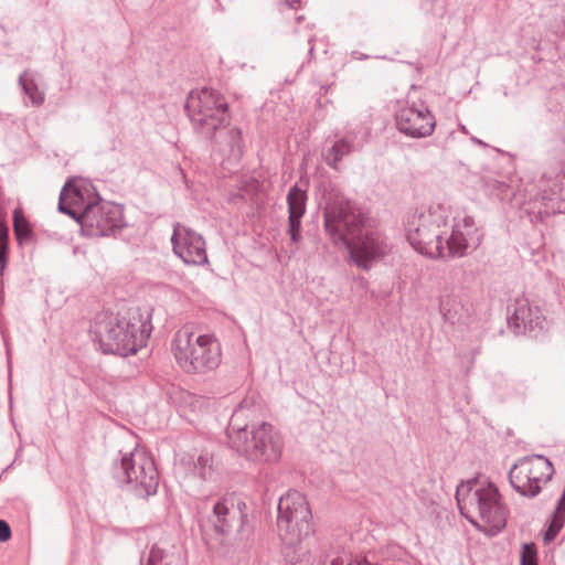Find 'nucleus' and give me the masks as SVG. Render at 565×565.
Segmentation results:
<instances>
[{"label":"nucleus","instance_id":"obj_1","mask_svg":"<svg viewBox=\"0 0 565 565\" xmlns=\"http://www.w3.org/2000/svg\"><path fill=\"white\" fill-rule=\"evenodd\" d=\"M323 228L331 243L344 247L350 262L365 271L391 250L377 221L339 192L326 196Z\"/></svg>","mask_w":565,"mask_h":565},{"label":"nucleus","instance_id":"obj_2","mask_svg":"<svg viewBox=\"0 0 565 565\" xmlns=\"http://www.w3.org/2000/svg\"><path fill=\"white\" fill-rule=\"evenodd\" d=\"M184 110L194 131L201 138L218 145L225 143L232 157H242L244 143L239 128L227 129L224 139H221L231 120L228 103L223 94L207 87L191 92L185 100Z\"/></svg>","mask_w":565,"mask_h":565},{"label":"nucleus","instance_id":"obj_3","mask_svg":"<svg viewBox=\"0 0 565 565\" xmlns=\"http://www.w3.org/2000/svg\"><path fill=\"white\" fill-rule=\"evenodd\" d=\"M152 331L150 316L139 311L128 317H109L99 322L94 331V341L105 354L128 356L146 345Z\"/></svg>","mask_w":565,"mask_h":565},{"label":"nucleus","instance_id":"obj_4","mask_svg":"<svg viewBox=\"0 0 565 565\" xmlns=\"http://www.w3.org/2000/svg\"><path fill=\"white\" fill-rule=\"evenodd\" d=\"M405 230L407 241L419 254L430 258L447 256L444 241L449 233V214L444 206H430L427 211L414 213L408 216Z\"/></svg>","mask_w":565,"mask_h":565},{"label":"nucleus","instance_id":"obj_5","mask_svg":"<svg viewBox=\"0 0 565 565\" xmlns=\"http://www.w3.org/2000/svg\"><path fill=\"white\" fill-rule=\"evenodd\" d=\"M111 475L118 487L137 498L148 499L158 491V469L153 458L143 450L119 451L118 458L113 461Z\"/></svg>","mask_w":565,"mask_h":565},{"label":"nucleus","instance_id":"obj_6","mask_svg":"<svg viewBox=\"0 0 565 565\" xmlns=\"http://www.w3.org/2000/svg\"><path fill=\"white\" fill-rule=\"evenodd\" d=\"M172 350L179 366L189 374H204L221 363V345L211 334H195L189 328L177 331Z\"/></svg>","mask_w":565,"mask_h":565},{"label":"nucleus","instance_id":"obj_7","mask_svg":"<svg viewBox=\"0 0 565 565\" xmlns=\"http://www.w3.org/2000/svg\"><path fill=\"white\" fill-rule=\"evenodd\" d=\"M456 500L460 512L462 504L475 509L479 516L489 526V533L495 535L507 525L509 510L502 502L501 494L497 486L492 482L478 486L477 479L461 482L456 490Z\"/></svg>","mask_w":565,"mask_h":565},{"label":"nucleus","instance_id":"obj_8","mask_svg":"<svg viewBox=\"0 0 565 565\" xmlns=\"http://www.w3.org/2000/svg\"><path fill=\"white\" fill-rule=\"evenodd\" d=\"M277 526L281 539L292 545L315 532L312 512L307 498L290 490L278 502Z\"/></svg>","mask_w":565,"mask_h":565},{"label":"nucleus","instance_id":"obj_9","mask_svg":"<svg viewBox=\"0 0 565 565\" xmlns=\"http://www.w3.org/2000/svg\"><path fill=\"white\" fill-rule=\"evenodd\" d=\"M236 440L235 451L248 461L271 465L281 458L284 439L271 424L265 422L253 424L248 435L241 434Z\"/></svg>","mask_w":565,"mask_h":565},{"label":"nucleus","instance_id":"obj_10","mask_svg":"<svg viewBox=\"0 0 565 565\" xmlns=\"http://www.w3.org/2000/svg\"><path fill=\"white\" fill-rule=\"evenodd\" d=\"M548 160L557 166V171L543 172L539 190L546 214L565 213V135L555 137L548 149Z\"/></svg>","mask_w":565,"mask_h":565},{"label":"nucleus","instance_id":"obj_11","mask_svg":"<svg viewBox=\"0 0 565 565\" xmlns=\"http://www.w3.org/2000/svg\"><path fill=\"white\" fill-rule=\"evenodd\" d=\"M554 473L553 463L543 455L520 458L509 471L511 487L522 497L535 498Z\"/></svg>","mask_w":565,"mask_h":565},{"label":"nucleus","instance_id":"obj_12","mask_svg":"<svg viewBox=\"0 0 565 565\" xmlns=\"http://www.w3.org/2000/svg\"><path fill=\"white\" fill-rule=\"evenodd\" d=\"M79 225L83 235L87 237L115 235L126 225L124 209L119 204L100 199L93 209L84 213Z\"/></svg>","mask_w":565,"mask_h":565},{"label":"nucleus","instance_id":"obj_13","mask_svg":"<svg viewBox=\"0 0 565 565\" xmlns=\"http://www.w3.org/2000/svg\"><path fill=\"white\" fill-rule=\"evenodd\" d=\"M248 507L238 495L232 493L220 498L207 518V523L214 532L228 536L234 532H242L247 521Z\"/></svg>","mask_w":565,"mask_h":565},{"label":"nucleus","instance_id":"obj_14","mask_svg":"<svg viewBox=\"0 0 565 565\" xmlns=\"http://www.w3.org/2000/svg\"><path fill=\"white\" fill-rule=\"evenodd\" d=\"M100 199L92 183L83 179H68L61 190L57 210L79 224L84 213Z\"/></svg>","mask_w":565,"mask_h":565},{"label":"nucleus","instance_id":"obj_15","mask_svg":"<svg viewBox=\"0 0 565 565\" xmlns=\"http://www.w3.org/2000/svg\"><path fill=\"white\" fill-rule=\"evenodd\" d=\"M171 244L173 253L185 265L203 266L209 263L205 239L191 227L174 223Z\"/></svg>","mask_w":565,"mask_h":565},{"label":"nucleus","instance_id":"obj_16","mask_svg":"<svg viewBox=\"0 0 565 565\" xmlns=\"http://www.w3.org/2000/svg\"><path fill=\"white\" fill-rule=\"evenodd\" d=\"M397 129L411 138H425L434 132L436 120L425 104L402 107L395 115Z\"/></svg>","mask_w":565,"mask_h":565},{"label":"nucleus","instance_id":"obj_17","mask_svg":"<svg viewBox=\"0 0 565 565\" xmlns=\"http://www.w3.org/2000/svg\"><path fill=\"white\" fill-rule=\"evenodd\" d=\"M508 324L515 334L535 339L546 331V319L542 310L537 306H531L525 298L515 299Z\"/></svg>","mask_w":565,"mask_h":565},{"label":"nucleus","instance_id":"obj_18","mask_svg":"<svg viewBox=\"0 0 565 565\" xmlns=\"http://www.w3.org/2000/svg\"><path fill=\"white\" fill-rule=\"evenodd\" d=\"M451 233L446 238L447 256L462 257L469 248L476 249L482 241V233L476 226L472 216H465L456 224L449 225Z\"/></svg>","mask_w":565,"mask_h":565},{"label":"nucleus","instance_id":"obj_19","mask_svg":"<svg viewBox=\"0 0 565 565\" xmlns=\"http://www.w3.org/2000/svg\"><path fill=\"white\" fill-rule=\"evenodd\" d=\"M307 193L301 190L297 184L292 185L287 194L288 204V228L287 234L290 237V243L297 245L301 242L302 225L301 218L306 213Z\"/></svg>","mask_w":565,"mask_h":565},{"label":"nucleus","instance_id":"obj_20","mask_svg":"<svg viewBox=\"0 0 565 565\" xmlns=\"http://www.w3.org/2000/svg\"><path fill=\"white\" fill-rule=\"evenodd\" d=\"M180 465L193 477L203 481L211 480L214 473L213 456L209 451H201L196 457L184 456L181 458Z\"/></svg>","mask_w":565,"mask_h":565},{"label":"nucleus","instance_id":"obj_21","mask_svg":"<svg viewBox=\"0 0 565 565\" xmlns=\"http://www.w3.org/2000/svg\"><path fill=\"white\" fill-rule=\"evenodd\" d=\"M439 312L445 322L450 324L461 323L468 316V309L462 303L459 295L445 294L439 298Z\"/></svg>","mask_w":565,"mask_h":565},{"label":"nucleus","instance_id":"obj_22","mask_svg":"<svg viewBox=\"0 0 565 565\" xmlns=\"http://www.w3.org/2000/svg\"><path fill=\"white\" fill-rule=\"evenodd\" d=\"M361 147L355 143V136L352 132L345 134L328 149L326 162L331 169H338L339 162Z\"/></svg>","mask_w":565,"mask_h":565},{"label":"nucleus","instance_id":"obj_23","mask_svg":"<svg viewBox=\"0 0 565 565\" xmlns=\"http://www.w3.org/2000/svg\"><path fill=\"white\" fill-rule=\"evenodd\" d=\"M244 408L239 406L236 408L230 419L227 429H226V436L228 439L230 447L232 449L237 448L236 438L242 434L248 435L250 431V426L244 423Z\"/></svg>","mask_w":565,"mask_h":565},{"label":"nucleus","instance_id":"obj_24","mask_svg":"<svg viewBox=\"0 0 565 565\" xmlns=\"http://www.w3.org/2000/svg\"><path fill=\"white\" fill-rule=\"evenodd\" d=\"M13 232L19 245L28 244L34 238L31 224L20 209L13 211Z\"/></svg>","mask_w":565,"mask_h":565},{"label":"nucleus","instance_id":"obj_25","mask_svg":"<svg viewBox=\"0 0 565 565\" xmlns=\"http://www.w3.org/2000/svg\"><path fill=\"white\" fill-rule=\"evenodd\" d=\"M19 84L24 95L30 98L33 106L39 107L44 103V93L39 89L38 84L29 76L28 72H24L19 76Z\"/></svg>","mask_w":565,"mask_h":565},{"label":"nucleus","instance_id":"obj_26","mask_svg":"<svg viewBox=\"0 0 565 565\" xmlns=\"http://www.w3.org/2000/svg\"><path fill=\"white\" fill-rule=\"evenodd\" d=\"M322 554L319 557L318 565H347L349 561L340 555L341 545H334L331 541H326L321 544Z\"/></svg>","mask_w":565,"mask_h":565},{"label":"nucleus","instance_id":"obj_27","mask_svg":"<svg viewBox=\"0 0 565 565\" xmlns=\"http://www.w3.org/2000/svg\"><path fill=\"white\" fill-rule=\"evenodd\" d=\"M9 262V227L6 216L0 214V275L3 276Z\"/></svg>","mask_w":565,"mask_h":565},{"label":"nucleus","instance_id":"obj_28","mask_svg":"<svg viewBox=\"0 0 565 565\" xmlns=\"http://www.w3.org/2000/svg\"><path fill=\"white\" fill-rule=\"evenodd\" d=\"M169 554L166 550L153 544L148 554L145 552L140 556V565H168Z\"/></svg>","mask_w":565,"mask_h":565},{"label":"nucleus","instance_id":"obj_29","mask_svg":"<svg viewBox=\"0 0 565 565\" xmlns=\"http://www.w3.org/2000/svg\"><path fill=\"white\" fill-rule=\"evenodd\" d=\"M382 558L376 551H360L350 554L347 565H381Z\"/></svg>","mask_w":565,"mask_h":565},{"label":"nucleus","instance_id":"obj_30","mask_svg":"<svg viewBox=\"0 0 565 565\" xmlns=\"http://www.w3.org/2000/svg\"><path fill=\"white\" fill-rule=\"evenodd\" d=\"M520 565H539L537 548L534 543H525L522 546Z\"/></svg>","mask_w":565,"mask_h":565},{"label":"nucleus","instance_id":"obj_31","mask_svg":"<svg viewBox=\"0 0 565 565\" xmlns=\"http://www.w3.org/2000/svg\"><path fill=\"white\" fill-rule=\"evenodd\" d=\"M12 532L9 523L0 519V542L4 543L11 539Z\"/></svg>","mask_w":565,"mask_h":565},{"label":"nucleus","instance_id":"obj_32","mask_svg":"<svg viewBox=\"0 0 565 565\" xmlns=\"http://www.w3.org/2000/svg\"><path fill=\"white\" fill-rule=\"evenodd\" d=\"M564 522H565V513L554 511L552 514L550 524H552L553 527H555V529L557 527V529L562 530V527L564 526Z\"/></svg>","mask_w":565,"mask_h":565},{"label":"nucleus","instance_id":"obj_33","mask_svg":"<svg viewBox=\"0 0 565 565\" xmlns=\"http://www.w3.org/2000/svg\"><path fill=\"white\" fill-rule=\"evenodd\" d=\"M559 531H561L559 529H557V527L555 529V527H553V525H552V524H550V526H548L547 531H546V532H545V534H544V541H545V542H551V541H553V540L557 536V534L559 533Z\"/></svg>","mask_w":565,"mask_h":565},{"label":"nucleus","instance_id":"obj_34","mask_svg":"<svg viewBox=\"0 0 565 565\" xmlns=\"http://www.w3.org/2000/svg\"><path fill=\"white\" fill-rule=\"evenodd\" d=\"M555 511L565 513V493L558 499Z\"/></svg>","mask_w":565,"mask_h":565},{"label":"nucleus","instance_id":"obj_35","mask_svg":"<svg viewBox=\"0 0 565 565\" xmlns=\"http://www.w3.org/2000/svg\"><path fill=\"white\" fill-rule=\"evenodd\" d=\"M351 57L354 60L363 61V60H367L370 56L364 53H361L359 51H352Z\"/></svg>","mask_w":565,"mask_h":565},{"label":"nucleus","instance_id":"obj_36","mask_svg":"<svg viewBox=\"0 0 565 565\" xmlns=\"http://www.w3.org/2000/svg\"><path fill=\"white\" fill-rule=\"evenodd\" d=\"M300 1L301 0H285V2L290 9H297L300 4Z\"/></svg>","mask_w":565,"mask_h":565},{"label":"nucleus","instance_id":"obj_37","mask_svg":"<svg viewBox=\"0 0 565 565\" xmlns=\"http://www.w3.org/2000/svg\"><path fill=\"white\" fill-rule=\"evenodd\" d=\"M462 508H463V509H462L461 514H463L466 519H469V515L465 513V510L476 511L475 509L470 508V505H469V504H467L466 507H465V504H462Z\"/></svg>","mask_w":565,"mask_h":565},{"label":"nucleus","instance_id":"obj_38","mask_svg":"<svg viewBox=\"0 0 565 565\" xmlns=\"http://www.w3.org/2000/svg\"><path fill=\"white\" fill-rule=\"evenodd\" d=\"M462 508H463V509H462L461 514H463L466 519H469V515L465 513V510L476 511L475 509L470 508V505H469V504H467L466 507H465V504H462Z\"/></svg>","mask_w":565,"mask_h":565},{"label":"nucleus","instance_id":"obj_39","mask_svg":"<svg viewBox=\"0 0 565 565\" xmlns=\"http://www.w3.org/2000/svg\"><path fill=\"white\" fill-rule=\"evenodd\" d=\"M473 141H475L476 143H479V145H484L481 140H479V139H477V138H473Z\"/></svg>","mask_w":565,"mask_h":565},{"label":"nucleus","instance_id":"obj_40","mask_svg":"<svg viewBox=\"0 0 565 565\" xmlns=\"http://www.w3.org/2000/svg\"><path fill=\"white\" fill-rule=\"evenodd\" d=\"M563 35H565V28L561 31Z\"/></svg>","mask_w":565,"mask_h":565}]
</instances>
